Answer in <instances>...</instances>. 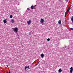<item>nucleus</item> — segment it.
<instances>
[{
	"label": "nucleus",
	"mask_w": 73,
	"mask_h": 73,
	"mask_svg": "<svg viewBox=\"0 0 73 73\" xmlns=\"http://www.w3.org/2000/svg\"><path fill=\"white\" fill-rule=\"evenodd\" d=\"M12 29H13L14 32H17V31H18V29L17 27L15 28H12Z\"/></svg>",
	"instance_id": "nucleus-1"
},
{
	"label": "nucleus",
	"mask_w": 73,
	"mask_h": 73,
	"mask_svg": "<svg viewBox=\"0 0 73 73\" xmlns=\"http://www.w3.org/2000/svg\"><path fill=\"white\" fill-rule=\"evenodd\" d=\"M71 9L70 8V7H69L68 8V9H67V10L66 12V13H67V14H68V12H69V11H70V9Z\"/></svg>",
	"instance_id": "nucleus-2"
},
{
	"label": "nucleus",
	"mask_w": 73,
	"mask_h": 73,
	"mask_svg": "<svg viewBox=\"0 0 73 73\" xmlns=\"http://www.w3.org/2000/svg\"><path fill=\"white\" fill-rule=\"evenodd\" d=\"M70 73H72V72H73V68L72 67H71L70 68Z\"/></svg>",
	"instance_id": "nucleus-3"
},
{
	"label": "nucleus",
	"mask_w": 73,
	"mask_h": 73,
	"mask_svg": "<svg viewBox=\"0 0 73 73\" xmlns=\"http://www.w3.org/2000/svg\"><path fill=\"white\" fill-rule=\"evenodd\" d=\"M31 20H29L28 21H27V24L28 25H29L31 24Z\"/></svg>",
	"instance_id": "nucleus-4"
},
{
	"label": "nucleus",
	"mask_w": 73,
	"mask_h": 73,
	"mask_svg": "<svg viewBox=\"0 0 73 73\" xmlns=\"http://www.w3.org/2000/svg\"><path fill=\"white\" fill-rule=\"evenodd\" d=\"M58 72L59 73H61V72H62V70L61 69H59L58 70Z\"/></svg>",
	"instance_id": "nucleus-5"
},
{
	"label": "nucleus",
	"mask_w": 73,
	"mask_h": 73,
	"mask_svg": "<svg viewBox=\"0 0 73 73\" xmlns=\"http://www.w3.org/2000/svg\"><path fill=\"white\" fill-rule=\"evenodd\" d=\"M40 22L42 23H44V20L43 19H41L40 20Z\"/></svg>",
	"instance_id": "nucleus-6"
},
{
	"label": "nucleus",
	"mask_w": 73,
	"mask_h": 73,
	"mask_svg": "<svg viewBox=\"0 0 73 73\" xmlns=\"http://www.w3.org/2000/svg\"><path fill=\"white\" fill-rule=\"evenodd\" d=\"M31 8L32 9H34V6L33 5H32L31 7Z\"/></svg>",
	"instance_id": "nucleus-7"
},
{
	"label": "nucleus",
	"mask_w": 73,
	"mask_h": 73,
	"mask_svg": "<svg viewBox=\"0 0 73 73\" xmlns=\"http://www.w3.org/2000/svg\"><path fill=\"white\" fill-rule=\"evenodd\" d=\"M58 23L59 24H61V20L59 21Z\"/></svg>",
	"instance_id": "nucleus-8"
},
{
	"label": "nucleus",
	"mask_w": 73,
	"mask_h": 73,
	"mask_svg": "<svg viewBox=\"0 0 73 73\" xmlns=\"http://www.w3.org/2000/svg\"><path fill=\"white\" fill-rule=\"evenodd\" d=\"M3 22L4 23V24H5L7 23V21L6 20H3Z\"/></svg>",
	"instance_id": "nucleus-9"
},
{
	"label": "nucleus",
	"mask_w": 73,
	"mask_h": 73,
	"mask_svg": "<svg viewBox=\"0 0 73 73\" xmlns=\"http://www.w3.org/2000/svg\"><path fill=\"white\" fill-rule=\"evenodd\" d=\"M11 22V23H14V22H15V21L13 19H12Z\"/></svg>",
	"instance_id": "nucleus-10"
},
{
	"label": "nucleus",
	"mask_w": 73,
	"mask_h": 73,
	"mask_svg": "<svg viewBox=\"0 0 73 73\" xmlns=\"http://www.w3.org/2000/svg\"><path fill=\"white\" fill-rule=\"evenodd\" d=\"M44 54H41V57H42V58H43V57H44Z\"/></svg>",
	"instance_id": "nucleus-11"
},
{
	"label": "nucleus",
	"mask_w": 73,
	"mask_h": 73,
	"mask_svg": "<svg viewBox=\"0 0 73 73\" xmlns=\"http://www.w3.org/2000/svg\"><path fill=\"white\" fill-rule=\"evenodd\" d=\"M29 66H25V69L26 70L27 69V68H29Z\"/></svg>",
	"instance_id": "nucleus-12"
},
{
	"label": "nucleus",
	"mask_w": 73,
	"mask_h": 73,
	"mask_svg": "<svg viewBox=\"0 0 73 73\" xmlns=\"http://www.w3.org/2000/svg\"><path fill=\"white\" fill-rule=\"evenodd\" d=\"M15 2L16 4H17V3H18V2L17 1H15Z\"/></svg>",
	"instance_id": "nucleus-13"
},
{
	"label": "nucleus",
	"mask_w": 73,
	"mask_h": 73,
	"mask_svg": "<svg viewBox=\"0 0 73 73\" xmlns=\"http://www.w3.org/2000/svg\"><path fill=\"white\" fill-rule=\"evenodd\" d=\"M10 18H12V17H13V16H12V15H11L10 16Z\"/></svg>",
	"instance_id": "nucleus-14"
},
{
	"label": "nucleus",
	"mask_w": 73,
	"mask_h": 73,
	"mask_svg": "<svg viewBox=\"0 0 73 73\" xmlns=\"http://www.w3.org/2000/svg\"><path fill=\"white\" fill-rule=\"evenodd\" d=\"M71 21L72 22H73V18L72 17L71 19Z\"/></svg>",
	"instance_id": "nucleus-15"
},
{
	"label": "nucleus",
	"mask_w": 73,
	"mask_h": 73,
	"mask_svg": "<svg viewBox=\"0 0 73 73\" xmlns=\"http://www.w3.org/2000/svg\"><path fill=\"white\" fill-rule=\"evenodd\" d=\"M47 41H50V39H49V38H48V39H47Z\"/></svg>",
	"instance_id": "nucleus-16"
},
{
	"label": "nucleus",
	"mask_w": 73,
	"mask_h": 73,
	"mask_svg": "<svg viewBox=\"0 0 73 73\" xmlns=\"http://www.w3.org/2000/svg\"><path fill=\"white\" fill-rule=\"evenodd\" d=\"M70 29H71V30H73V28H70Z\"/></svg>",
	"instance_id": "nucleus-17"
},
{
	"label": "nucleus",
	"mask_w": 73,
	"mask_h": 73,
	"mask_svg": "<svg viewBox=\"0 0 73 73\" xmlns=\"http://www.w3.org/2000/svg\"><path fill=\"white\" fill-rule=\"evenodd\" d=\"M68 0H66V2H68Z\"/></svg>",
	"instance_id": "nucleus-18"
},
{
	"label": "nucleus",
	"mask_w": 73,
	"mask_h": 73,
	"mask_svg": "<svg viewBox=\"0 0 73 73\" xmlns=\"http://www.w3.org/2000/svg\"><path fill=\"white\" fill-rule=\"evenodd\" d=\"M27 10H28L29 11V8H27Z\"/></svg>",
	"instance_id": "nucleus-19"
},
{
	"label": "nucleus",
	"mask_w": 73,
	"mask_h": 73,
	"mask_svg": "<svg viewBox=\"0 0 73 73\" xmlns=\"http://www.w3.org/2000/svg\"><path fill=\"white\" fill-rule=\"evenodd\" d=\"M67 16V15L66 14H65V16Z\"/></svg>",
	"instance_id": "nucleus-20"
},
{
	"label": "nucleus",
	"mask_w": 73,
	"mask_h": 73,
	"mask_svg": "<svg viewBox=\"0 0 73 73\" xmlns=\"http://www.w3.org/2000/svg\"><path fill=\"white\" fill-rule=\"evenodd\" d=\"M38 62V64H37V65L38 64V63H39V62Z\"/></svg>",
	"instance_id": "nucleus-21"
},
{
	"label": "nucleus",
	"mask_w": 73,
	"mask_h": 73,
	"mask_svg": "<svg viewBox=\"0 0 73 73\" xmlns=\"http://www.w3.org/2000/svg\"><path fill=\"white\" fill-rule=\"evenodd\" d=\"M28 68L29 69H30V68H29H29Z\"/></svg>",
	"instance_id": "nucleus-22"
},
{
	"label": "nucleus",
	"mask_w": 73,
	"mask_h": 73,
	"mask_svg": "<svg viewBox=\"0 0 73 73\" xmlns=\"http://www.w3.org/2000/svg\"><path fill=\"white\" fill-rule=\"evenodd\" d=\"M9 73H11V72H9Z\"/></svg>",
	"instance_id": "nucleus-23"
}]
</instances>
